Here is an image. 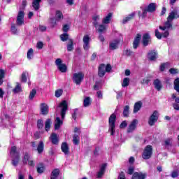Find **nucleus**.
Instances as JSON below:
<instances>
[{
	"mask_svg": "<svg viewBox=\"0 0 179 179\" xmlns=\"http://www.w3.org/2000/svg\"><path fill=\"white\" fill-rule=\"evenodd\" d=\"M174 19L176 18L173 16V14L169 13L166 21L164 22L163 25L159 26V30L164 32L162 34L159 31V29H155V37H157L158 40H161L162 37L164 38L169 37L170 30H173V21Z\"/></svg>",
	"mask_w": 179,
	"mask_h": 179,
	"instance_id": "1",
	"label": "nucleus"
},
{
	"mask_svg": "<svg viewBox=\"0 0 179 179\" xmlns=\"http://www.w3.org/2000/svg\"><path fill=\"white\" fill-rule=\"evenodd\" d=\"M115 120H117V115L115 113H113L109 117V131L110 132V135L113 136L115 134Z\"/></svg>",
	"mask_w": 179,
	"mask_h": 179,
	"instance_id": "2",
	"label": "nucleus"
},
{
	"mask_svg": "<svg viewBox=\"0 0 179 179\" xmlns=\"http://www.w3.org/2000/svg\"><path fill=\"white\" fill-rule=\"evenodd\" d=\"M85 74L80 71L73 74L72 80L76 85H80L83 82Z\"/></svg>",
	"mask_w": 179,
	"mask_h": 179,
	"instance_id": "3",
	"label": "nucleus"
},
{
	"mask_svg": "<svg viewBox=\"0 0 179 179\" xmlns=\"http://www.w3.org/2000/svg\"><path fill=\"white\" fill-rule=\"evenodd\" d=\"M153 153V148L152 145H147L143 152L142 157L145 160H148V159H150L152 157V155Z\"/></svg>",
	"mask_w": 179,
	"mask_h": 179,
	"instance_id": "4",
	"label": "nucleus"
},
{
	"mask_svg": "<svg viewBox=\"0 0 179 179\" xmlns=\"http://www.w3.org/2000/svg\"><path fill=\"white\" fill-rule=\"evenodd\" d=\"M59 108H61L62 120H65V115L66 114V111L68 110V103L66 101H62L59 104Z\"/></svg>",
	"mask_w": 179,
	"mask_h": 179,
	"instance_id": "5",
	"label": "nucleus"
},
{
	"mask_svg": "<svg viewBox=\"0 0 179 179\" xmlns=\"http://www.w3.org/2000/svg\"><path fill=\"white\" fill-rule=\"evenodd\" d=\"M158 120H159V112H157V110H155L149 118V120H148L149 125L150 127H153V125H155V123L157 122Z\"/></svg>",
	"mask_w": 179,
	"mask_h": 179,
	"instance_id": "6",
	"label": "nucleus"
},
{
	"mask_svg": "<svg viewBox=\"0 0 179 179\" xmlns=\"http://www.w3.org/2000/svg\"><path fill=\"white\" fill-rule=\"evenodd\" d=\"M16 23H17V26H22V24H24V12H23L22 10H20L18 12Z\"/></svg>",
	"mask_w": 179,
	"mask_h": 179,
	"instance_id": "7",
	"label": "nucleus"
},
{
	"mask_svg": "<svg viewBox=\"0 0 179 179\" xmlns=\"http://www.w3.org/2000/svg\"><path fill=\"white\" fill-rule=\"evenodd\" d=\"M55 17L56 20L54 18L51 20L52 26H53V27L57 24V21L59 22L61 19H64V15H62V13L60 10H57Z\"/></svg>",
	"mask_w": 179,
	"mask_h": 179,
	"instance_id": "8",
	"label": "nucleus"
},
{
	"mask_svg": "<svg viewBox=\"0 0 179 179\" xmlns=\"http://www.w3.org/2000/svg\"><path fill=\"white\" fill-rule=\"evenodd\" d=\"M83 41L84 43L83 48L85 50V51H87V50L90 48V37H89V35L84 36Z\"/></svg>",
	"mask_w": 179,
	"mask_h": 179,
	"instance_id": "9",
	"label": "nucleus"
},
{
	"mask_svg": "<svg viewBox=\"0 0 179 179\" xmlns=\"http://www.w3.org/2000/svg\"><path fill=\"white\" fill-rule=\"evenodd\" d=\"M138 124V120H134L130 124H129V127L127 128L128 134H131V132H134V130L136 129V125Z\"/></svg>",
	"mask_w": 179,
	"mask_h": 179,
	"instance_id": "10",
	"label": "nucleus"
},
{
	"mask_svg": "<svg viewBox=\"0 0 179 179\" xmlns=\"http://www.w3.org/2000/svg\"><path fill=\"white\" fill-rule=\"evenodd\" d=\"M141 39H142V35L138 34L133 42V48H134V50H136V48L139 47V43L141 42Z\"/></svg>",
	"mask_w": 179,
	"mask_h": 179,
	"instance_id": "11",
	"label": "nucleus"
},
{
	"mask_svg": "<svg viewBox=\"0 0 179 179\" xmlns=\"http://www.w3.org/2000/svg\"><path fill=\"white\" fill-rule=\"evenodd\" d=\"M106 75V64H102L99 67L98 76L103 78Z\"/></svg>",
	"mask_w": 179,
	"mask_h": 179,
	"instance_id": "12",
	"label": "nucleus"
},
{
	"mask_svg": "<svg viewBox=\"0 0 179 179\" xmlns=\"http://www.w3.org/2000/svg\"><path fill=\"white\" fill-rule=\"evenodd\" d=\"M146 178V174L143 173L142 172H135L131 179H145Z\"/></svg>",
	"mask_w": 179,
	"mask_h": 179,
	"instance_id": "13",
	"label": "nucleus"
},
{
	"mask_svg": "<svg viewBox=\"0 0 179 179\" xmlns=\"http://www.w3.org/2000/svg\"><path fill=\"white\" fill-rule=\"evenodd\" d=\"M118 44H120V40L115 39L114 41H112L109 43L110 50H117V48H118Z\"/></svg>",
	"mask_w": 179,
	"mask_h": 179,
	"instance_id": "14",
	"label": "nucleus"
},
{
	"mask_svg": "<svg viewBox=\"0 0 179 179\" xmlns=\"http://www.w3.org/2000/svg\"><path fill=\"white\" fill-rule=\"evenodd\" d=\"M153 85L155 86V88L158 92H160L162 90V87H163V85H162V81H160L159 78H157L154 80Z\"/></svg>",
	"mask_w": 179,
	"mask_h": 179,
	"instance_id": "15",
	"label": "nucleus"
},
{
	"mask_svg": "<svg viewBox=\"0 0 179 179\" xmlns=\"http://www.w3.org/2000/svg\"><path fill=\"white\" fill-rule=\"evenodd\" d=\"M106 167H107L106 164H103L100 169V171L98 172L96 175V178H101L103 176H104V173L106 171Z\"/></svg>",
	"mask_w": 179,
	"mask_h": 179,
	"instance_id": "16",
	"label": "nucleus"
},
{
	"mask_svg": "<svg viewBox=\"0 0 179 179\" xmlns=\"http://www.w3.org/2000/svg\"><path fill=\"white\" fill-rule=\"evenodd\" d=\"M148 58L150 61H156L157 59V52L150 51L148 52Z\"/></svg>",
	"mask_w": 179,
	"mask_h": 179,
	"instance_id": "17",
	"label": "nucleus"
},
{
	"mask_svg": "<svg viewBox=\"0 0 179 179\" xmlns=\"http://www.w3.org/2000/svg\"><path fill=\"white\" fill-rule=\"evenodd\" d=\"M41 113L42 115H47L48 114V106L47 104H41Z\"/></svg>",
	"mask_w": 179,
	"mask_h": 179,
	"instance_id": "18",
	"label": "nucleus"
},
{
	"mask_svg": "<svg viewBox=\"0 0 179 179\" xmlns=\"http://www.w3.org/2000/svg\"><path fill=\"white\" fill-rule=\"evenodd\" d=\"M62 152L64 153V155H69V146H68V143H62L61 145Z\"/></svg>",
	"mask_w": 179,
	"mask_h": 179,
	"instance_id": "19",
	"label": "nucleus"
},
{
	"mask_svg": "<svg viewBox=\"0 0 179 179\" xmlns=\"http://www.w3.org/2000/svg\"><path fill=\"white\" fill-rule=\"evenodd\" d=\"M150 41V35L149 34H145L143 35V44L146 47Z\"/></svg>",
	"mask_w": 179,
	"mask_h": 179,
	"instance_id": "20",
	"label": "nucleus"
},
{
	"mask_svg": "<svg viewBox=\"0 0 179 179\" xmlns=\"http://www.w3.org/2000/svg\"><path fill=\"white\" fill-rule=\"evenodd\" d=\"M62 124H64V122H62V120H61V119L59 117H56L55 122V129H59V128H61V125H62Z\"/></svg>",
	"mask_w": 179,
	"mask_h": 179,
	"instance_id": "21",
	"label": "nucleus"
},
{
	"mask_svg": "<svg viewBox=\"0 0 179 179\" xmlns=\"http://www.w3.org/2000/svg\"><path fill=\"white\" fill-rule=\"evenodd\" d=\"M22 85H20V83H16V85L15 87V88L13 90V92L15 94H17V93H20L22 92Z\"/></svg>",
	"mask_w": 179,
	"mask_h": 179,
	"instance_id": "22",
	"label": "nucleus"
},
{
	"mask_svg": "<svg viewBox=\"0 0 179 179\" xmlns=\"http://www.w3.org/2000/svg\"><path fill=\"white\" fill-rule=\"evenodd\" d=\"M111 17H113V13H108V15L103 19L102 23H103V24H108L111 20Z\"/></svg>",
	"mask_w": 179,
	"mask_h": 179,
	"instance_id": "23",
	"label": "nucleus"
},
{
	"mask_svg": "<svg viewBox=\"0 0 179 179\" xmlns=\"http://www.w3.org/2000/svg\"><path fill=\"white\" fill-rule=\"evenodd\" d=\"M156 6H157L156 3H150L147 8L148 12H150L151 13L153 12H155Z\"/></svg>",
	"mask_w": 179,
	"mask_h": 179,
	"instance_id": "24",
	"label": "nucleus"
},
{
	"mask_svg": "<svg viewBox=\"0 0 179 179\" xmlns=\"http://www.w3.org/2000/svg\"><path fill=\"white\" fill-rule=\"evenodd\" d=\"M59 176V170L58 169H54L50 175V179H57Z\"/></svg>",
	"mask_w": 179,
	"mask_h": 179,
	"instance_id": "25",
	"label": "nucleus"
},
{
	"mask_svg": "<svg viewBox=\"0 0 179 179\" xmlns=\"http://www.w3.org/2000/svg\"><path fill=\"white\" fill-rule=\"evenodd\" d=\"M41 2V0H33L32 8H34V10H38V9H40Z\"/></svg>",
	"mask_w": 179,
	"mask_h": 179,
	"instance_id": "26",
	"label": "nucleus"
},
{
	"mask_svg": "<svg viewBox=\"0 0 179 179\" xmlns=\"http://www.w3.org/2000/svg\"><path fill=\"white\" fill-rule=\"evenodd\" d=\"M142 108V101H138L135 103L134 106V113H136L139 110Z\"/></svg>",
	"mask_w": 179,
	"mask_h": 179,
	"instance_id": "27",
	"label": "nucleus"
},
{
	"mask_svg": "<svg viewBox=\"0 0 179 179\" xmlns=\"http://www.w3.org/2000/svg\"><path fill=\"white\" fill-rule=\"evenodd\" d=\"M93 24L94 26L97 28L99 26V22H100V15H95L92 17Z\"/></svg>",
	"mask_w": 179,
	"mask_h": 179,
	"instance_id": "28",
	"label": "nucleus"
},
{
	"mask_svg": "<svg viewBox=\"0 0 179 179\" xmlns=\"http://www.w3.org/2000/svg\"><path fill=\"white\" fill-rule=\"evenodd\" d=\"M50 139L53 145H58V136H57V134L52 133Z\"/></svg>",
	"mask_w": 179,
	"mask_h": 179,
	"instance_id": "29",
	"label": "nucleus"
},
{
	"mask_svg": "<svg viewBox=\"0 0 179 179\" xmlns=\"http://www.w3.org/2000/svg\"><path fill=\"white\" fill-rule=\"evenodd\" d=\"M20 160V156L12 157L11 164H13L14 167H17V166L19 164Z\"/></svg>",
	"mask_w": 179,
	"mask_h": 179,
	"instance_id": "30",
	"label": "nucleus"
},
{
	"mask_svg": "<svg viewBox=\"0 0 179 179\" xmlns=\"http://www.w3.org/2000/svg\"><path fill=\"white\" fill-rule=\"evenodd\" d=\"M134 17H135V13L129 14L127 17L123 19L122 23L125 24V23H128V22L131 20V19H134Z\"/></svg>",
	"mask_w": 179,
	"mask_h": 179,
	"instance_id": "31",
	"label": "nucleus"
},
{
	"mask_svg": "<svg viewBox=\"0 0 179 179\" xmlns=\"http://www.w3.org/2000/svg\"><path fill=\"white\" fill-rule=\"evenodd\" d=\"M10 155L11 157H17V156H20V155H19V153H17V151H16V146H13L11 148Z\"/></svg>",
	"mask_w": 179,
	"mask_h": 179,
	"instance_id": "32",
	"label": "nucleus"
},
{
	"mask_svg": "<svg viewBox=\"0 0 179 179\" xmlns=\"http://www.w3.org/2000/svg\"><path fill=\"white\" fill-rule=\"evenodd\" d=\"M165 143V147L169 149V148H171L173 146V138H166L164 141Z\"/></svg>",
	"mask_w": 179,
	"mask_h": 179,
	"instance_id": "33",
	"label": "nucleus"
},
{
	"mask_svg": "<svg viewBox=\"0 0 179 179\" xmlns=\"http://www.w3.org/2000/svg\"><path fill=\"white\" fill-rule=\"evenodd\" d=\"M38 153L41 154L44 152V143L43 141H40L38 147H37Z\"/></svg>",
	"mask_w": 179,
	"mask_h": 179,
	"instance_id": "34",
	"label": "nucleus"
},
{
	"mask_svg": "<svg viewBox=\"0 0 179 179\" xmlns=\"http://www.w3.org/2000/svg\"><path fill=\"white\" fill-rule=\"evenodd\" d=\"M90 104H92V99H90V97L89 96L85 97L83 101L84 107H89Z\"/></svg>",
	"mask_w": 179,
	"mask_h": 179,
	"instance_id": "35",
	"label": "nucleus"
},
{
	"mask_svg": "<svg viewBox=\"0 0 179 179\" xmlns=\"http://www.w3.org/2000/svg\"><path fill=\"white\" fill-rule=\"evenodd\" d=\"M73 50V41L72 39L68 40L67 51L71 52Z\"/></svg>",
	"mask_w": 179,
	"mask_h": 179,
	"instance_id": "36",
	"label": "nucleus"
},
{
	"mask_svg": "<svg viewBox=\"0 0 179 179\" xmlns=\"http://www.w3.org/2000/svg\"><path fill=\"white\" fill-rule=\"evenodd\" d=\"M51 119H48L46 120L45 122V131H48V130L51 128Z\"/></svg>",
	"mask_w": 179,
	"mask_h": 179,
	"instance_id": "37",
	"label": "nucleus"
},
{
	"mask_svg": "<svg viewBox=\"0 0 179 179\" xmlns=\"http://www.w3.org/2000/svg\"><path fill=\"white\" fill-rule=\"evenodd\" d=\"M57 69H59V71H60V72H62V73H65V72H66L68 68L66 67V64H62L60 66H59L57 67Z\"/></svg>",
	"mask_w": 179,
	"mask_h": 179,
	"instance_id": "38",
	"label": "nucleus"
},
{
	"mask_svg": "<svg viewBox=\"0 0 179 179\" xmlns=\"http://www.w3.org/2000/svg\"><path fill=\"white\" fill-rule=\"evenodd\" d=\"M79 135L80 134H75L73 136V143L78 145L79 143Z\"/></svg>",
	"mask_w": 179,
	"mask_h": 179,
	"instance_id": "39",
	"label": "nucleus"
},
{
	"mask_svg": "<svg viewBox=\"0 0 179 179\" xmlns=\"http://www.w3.org/2000/svg\"><path fill=\"white\" fill-rule=\"evenodd\" d=\"M123 87H128L129 86V78H124L122 83Z\"/></svg>",
	"mask_w": 179,
	"mask_h": 179,
	"instance_id": "40",
	"label": "nucleus"
},
{
	"mask_svg": "<svg viewBox=\"0 0 179 179\" xmlns=\"http://www.w3.org/2000/svg\"><path fill=\"white\" fill-rule=\"evenodd\" d=\"M124 117H129V106H125L123 110Z\"/></svg>",
	"mask_w": 179,
	"mask_h": 179,
	"instance_id": "41",
	"label": "nucleus"
},
{
	"mask_svg": "<svg viewBox=\"0 0 179 179\" xmlns=\"http://www.w3.org/2000/svg\"><path fill=\"white\" fill-rule=\"evenodd\" d=\"M29 160H30V156L29 155L28 153L25 152L23 158L24 164H27V162H29Z\"/></svg>",
	"mask_w": 179,
	"mask_h": 179,
	"instance_id": "42",
	"label": "nucleus"
},
{
	"mask_svg": "<svg viewBox=\"0 0 179 179\" xmlns=\"http://www.w3.org/2000/svg\"><path fill=\"white\" fill-rule=\"evenodd\" d=\"M62 41H66L69 40V35L67 33L63 34L60 36Z\"/></svg>",
	"mask_w": 179,
	"mask_h": 179,
	"instance_id": "43",
	"label": "nucleus"
},
{
	"mask_svg": "<svg viewBox=\"0 0 179 179\" xmlns=\"http://www.w3.org/2000/svg\"><path fill=\"white\" fill-rule=\"evenodd\" d=\"M34 55V50L32 48H30L27 52V59H31L33 58V55Z\"/></svg>",
	"mask_w": 179,
	"mask_h": 179,
	"instance_id": "44",
	"label": "nucleus"
},
{
	"mask_svg": "<svg viewBox=\"0 0 179 179\" xmlns=\"http://www.w3.org/2000/svg\"><path fill=\"white\" fill-rule=\"evenodd\" d=\"M36 94H37V90H36L35 89L32 90L29 94V100H33Z\"/></svg>",
	"mask_w": 179,
	"mask_h": 179,
	"instance_id": "45",
	"label": "nucleus"
},
{
	"mask_svg": "<svg viewBox=\"0 0 179 179\" xmlns=\"http://www.w3.org/2000/svg\"><path fill=\"white\" fill-rule=\"evenodd\" d=\"M21 82L26 83L27 82V76L26 72H23L21 75Z\"/></svg>",
	"mask_w": 179,
	"mask_h": 179,
	"instance_id": "46",
	"label": "nucleus"
},
{
	"mask_svg": "<svg viewBox=\"0 0 179 179\" xmlns=\"http://www.w3.org/2000/svg\"><path fill=\"white\" fill-rule=\"evenodd\" d=\"M37 127L39 129H41L44 127V122L42 120H39L37 122Z\"/></svg>",
	"mask_w": 179,
	"mask_h": 179,
	"instance_id": "47",
	"label": "nucleus"
},
{
	"mask_svg": "<svg viewBox=\"0 0 179 179\" xmlns=\"http://www.w3.org/2000/svg\"><path fill=\"white\" fill-rule=\"evenodd\" d=\"M170 64L169 63H164L162 64L160 66V71L162 72L164 71V69H166V68H167V66H169Z\"/></svg>",
	"mask_w": 179,
	"mask_h": 179,
	"instance_id": "48",
	"label": "nucleus"
},
{
	"mask_svg": "<svg viewBox=\"0 0 179 179\" xmlns=\"http://www.w3.org/2000/svg\"><path fill=\"white\" fill-rule=\"evenodd\" d=\"M37 172L41 174L42 173H44V166L43 164H40L37 167Z\"/></svg>",
	"mask_w": 179,
	"mask_h": 179,
	"instance_id": "49",
	"label": "nucleus"
},
{
	"mask_svg": "<svg viewBox=\"0 0 179 179\" xmlns=\"http://www.w3.org/2000/svg\"><path fill=\"white\" fill-rule=\"evenodd\" d=\"M64 91L62 90H57L55 91V97H61Z\"/></svg>",
	"mask_w": 179,
	"mask_h": 179,
	"instance_id": "50",
	"label": "nucleus"
},
{
	"mask_svg": "<svg viewBox=\"0 0 179 179\" xmlns=\"http://www.w3.org/2000/svg\"><path fill=\"white\" fill-rule=\"evenodd\" d=\"M104 30H106V26L103 24H100L99 27L98 29L99 33H103V31H104Z\"/></svg>",
	"mask_w": 179,
	"mask_h": 179,
	"instance_id": "51",
	"label": "nucleus"
},
{
	"mask_svg": "<svg viewBox=\"0 0 179 179\" xmlns=\"http://www.w3.org/2000/svg\"><path fill=\"white\" fill-rule=\"evenodd\" d=\"M62 64V59L58 58L55 60V65L57 66V67L60 66L61 65H63Z\"/></svg>",
	"mask_w": 179,
	"mask_h": 179,
	"instance_id": "52",
	"label": "nucleus"
},
{
	"mask_svg": "<svg viewBox=\"0 0 179 179\" xmlns=\"http://www.w3.org/2000/svg\"><path fill=\"white\" fill-rule=\"evenodd\" d=\"M76 115H78V108L74 109L73 113H72V118L76 121Z\"/></svg>",
	"mask_w": 179,
	"mask_h": 179,
	"instance_id": "53",
	"label": "nucleus"
},
{
	"mask_svg": "<svg viewBox=\"0 0 179 179\" xmlns=\"http://www.w3.org/2000/svg\"><path fill=\"white\" fill-rule=\"evenodd\" d=\"M43 47H44V44L43 42H38L36 44V48L38 50H42Z\"/></svg>",
	"mask_w": 179,
	"mask_h": 179,
	"instance_id": "54",
	"label": "nucleus"
},
{
	"mask_svg": "<svg viewBox=\"0 0 179 179\" xmlns=\"http://www.w3.org/2000/svg\"><path fill=\"white\" fill-rule=\"evenodd\" d=\"M149 82H150V79L145 78L142 80L141 83L143 85H149Z\"/></svg>",
	"mask_w": 179,
	"mask_h": 179,
	"instance_id": "55",
	"label": "nucleus"
},
{
	"mask_svg": "<svg viewBox=\"0 0 179 179\" xmlns=\"http://www.w3.org/2000/svg\"><path fill=\"white\" fill-rule=\"evenodd\" d=\"M135 170V168L134 166H130L129 167L128 169V174H129L130 176L134 174V171Z\"/></svg>",
	"mask_w": 179,
	"mask_h": 179,
	"instance_id": "56",
	"label": "nucleus"
},
{
	"mask_svg": "<svg viewBox=\"0 0 179 179\" xmlns=\"http://www.w3.org/2000/svg\"><path fill=\"white\" fill-rule=\"evenodd\" d=\"M105 71H106V72H110L111 71V64H108L106 66L105 65Z\"/></svg>",
	"mask_w": 179,
	"mask_h": 179,
	"instance_id": "57",
	"label": "nucleus"
},
{
	"mask_svg": "<svg viewBox=\"0 0 179 179\" xmlns=\"http://www.w3.org/2000/svg\"><path fill=\"white\" fill-rule=\"evenodd\" d=\"M5 78V70L1 69H0V79H3Z\"/></svg>",
	"mask_w": 179,
	"mask_h": 179,
	"instance_id": "58",
	"label": "nucleus"
},
{
	"mask_svg": "<svg viewBox=\"0 0 179 179\" xmlns=\"http://www.w3.org/2000/svg\"><path fill=\"white\" fill-rule=\"evenodd\" d=\"M171 177H172V178H176V177H178V171H173L171 173Z\"/></svg>",
	"mask_w": 179,
	"mask_h": 179,
	"instance_id": "59",
	"label": "nucleus"
},
{
	"mask_svg": "<svg viewBox=\"0 0 179 179\" xmlns=\"http://www.w3.org/2000/svg\"><path fill=\"white\" fill-rule=\"evenodd\" d=\"M63 31H64V33H68V30H69V25L68 24H64L63 26Z\"/></svg>",
	"mask_w": 179,
	"mask_h": 179,
	"instance_id": "60",
	"label": "nucleus"
},
{
	"mask_svg": "<svg viewBox=\"0 0 179 179\" xmlns=\"http://www.w3.org/2000/svg\"><path fill=\"white\" fill-rule=\"evenodd\" d=\"M128 124L127 123V121H123L120 125V128H126L127 127Z\"/></svg>",
	"mask_w": 179,
	"mask_h": 179,
	"instance_id": "61",
	"label": "nucleus"
},
{
	"mask_svg": "<svg viewBox=\"0 0 179 179\" xmlns=\"http://www.w3.org/2000/svg\"><path fill=\"white\" fill-rule=\"evenodd\" d=\"M40 31H45L47 30V27L44 25H39Z\"/></svg>",
	"mask_w": 179,
	"mask_h": 179,
	"instance_id": "62",
	"label": "nucleus"
},
{
	"mask_svg": "<svg viewBox=\"0 0 179 179\" xmlns=\"http://www.w3.org/2000/svg\"><path fill=\"white\" fill-rule=\"evenodd\" d=\"M119 179H125V173L124 172H121L118 177Z\"/></svg>",
	"mask_w": 179,
	"mask_h": 179,
	"instance_id": "63",
	"label": "nucleus"
},
{
	"mask_svg": "<svg viewBox=\"0 0 179 179\" xmlns=\"http://www.w3.org/2000/svg\"><path fill=\"white\" fill-rule=\"evenodd\" d=\"M18 179H24V175L22 172L18 173Z\"/></svg>",
	"mask_w": 179,
	"mask_h": 179,
	"instance_id": "64",
	"label": "nucleus"
}]
</instances>
